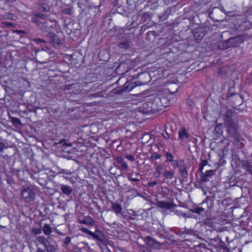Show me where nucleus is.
<instances>
[{"mask_svg": "<svg viewBox=\"0 0 252 252\" xmlns=\"http://www.w3.org/2000/svg\"><path fill=\"white\" fill-rule=\"evenodd\" d=\"M145 241L149 247L154 249H158L161 246L160 244L158 242L150 236L146 237Z\"/></svg>", "mask_w": 252, "mask_h": 252, "instance_id": "39448f33", "label": "nucleus"}, {"mask_svg": "<svg viewBox=\"0 0 252 252\" xmlns=\"http://www.w3.org/2000/svg\"><path fill=\"white\" fill-rule=\"evenodd\" d=\"M80 230L82 232L86 233L91 236H92V234H93V232H92L86 228L82 227L80 228Z\"/></svg>", "mask_w": 252, "mask_h": 252, "instance_id": "412c9836", "label": "nucleus"}, {"mask_svg": "<svg viewBox=\"0 0 252 252\" xmlns=\"http://www.w3.org/2000/svg\"><path fill=\"white\" fill-rule=\"evenodd\" d=\"M79 223L85 224L90 226H93L94 224V221L90 216H85L82 220H79Z\"/></svg>", "mask_w": 252, "mask_h": 252, "instance_id": "1a4fd4ad", "label": "nucleus"}, {"mask_svg": "<svg viewBox=\"0 0 252 252\" xmlns=\"http://www.w3.org/2000/svg\"><path fill=\"white\" fill-rule=\"evenodd\" d=\"M235 40V38H233V39H232L230 41H233V40Z\"/></svg>", "mask_w": 252, "mask_h": 252, "instance_id": "79ce46f5", "label": "nucleus"}, {"mask_svg": "<svg viewBox=\"0 0 252 252\" xmlns=\"http://www.w3.org/2000/svg\"><path fill=\"white\" fill-rule=\"evenodd\" d=\"M165 156L166 158L167 161H168L169 162H173V156L172 154L169 152H166L164 153Z\"/></svg>", "mask_w": 252, "mask_h": 252, "instance_id": "a211bd4d", "label": "nucleus"}, {"mask_svg": "<svg viewBox=\"0 0 252 252\" xmlns=\"http://www.w3.org/2000/svg\"><path fill=\"white\" fill-rule=\"evenodd\" d=\"M116 160L117 161V162L118 163H121L122 162H123L124 160V159L122 158V157H117L116 158Z\"/></svg>", "mask_w": 252, "mask_h": 252, "instance_id": "2f4dec72", "label": "nucleus"}, {"mask_svg": "<svg viewBox=\"0 0 252 252\" xmlns=\"http://www.w3.org/2000/svg\"><path fill=\"white\" fill-rule=\"evenodd\" d=\"M226 125L227 126V132L230 135H233L236 133L238 127L237 122L232 121L231 119H227Z\"/></svg>", "mask_w": 252, "mask_h": 252, "instance_id": "7ed1b4c3", "label": "nucleus"}, {"mask_svg": "<svg viewBox=\"0 0 252 252\" xmlns=\"http://www.w3.org/2000/svg\"><path fill=\"white\" fill-rule=\"evenodd\" d=\"M180 175L183 177H187L188 176V173L186 171V168H182L180 170Z\"/></svg>", "mask_w": 252, "mask_h": 252, "instance_id": "5701e85b", "label": "nucleus"}, {"mask_svg": "<svg viewBox=\"0 0 252 252\" xmlns=\"http://www.w3.org/2000/svg\"><path fill=\"white\" fill-rule=\"evenodd\" d=\"M244 167L246 170L252 175V165L251 163L247 162L244 164Z\"/></svg>", "mask_w": 252, "mask_h": 252, "instance_id": "6ab92c4d", "label": "nucleus"}, {"mask_svg": "<svg viewBox=\"0 0 252 252\" xmlns=\"http://www.w3.org/2000/svg\"><path fill=\"white\" fill-rule=\"evenodd\" d=\"M48 67V65L46 66H44L43 68L44 67Z\"/></svg>", "mask_w": 252, "mask_h": 252, "instance_id": "a18cd8bd", "label": "nucleus"}, {"mask_svg": "<svg viewBox=\"0 0 252 252\" xmlns=\"http://www.w3.org/2000/svg\"><path fill=\"white\" fill-rule=\"evenodd\" d=\"M38 64H47L49 63L48 61L39 62L37 61Z\"/></svg>", "mask_w": 252, "mask_h": 252, "instance_id": "4c0bfd02", "label": "nucleus"}, {"mask_svg": "<svg viewBox=\"0 0 252 252\" xmlns=\"http://www.w3.org/2000/svg\"><path fill=\"white\" fill-rule=\"evenodd\" d=\"M36 247H37L36 252H45V250L38 247V245H36Z\"/></svg>", "mask_w": 252, "mask_h": 252, "instance_id": "c9c22d12", "label": "nucleus"}, {"mask_svg": "<svg viewBox=\"0 0 252 252\" xmlns=\"http://www.w3.org/2000/svg\"><path fill=\"white\" fill-rule=\"evenodd\" d=\"M187 105L190 106V107H192L194 105L193 101L190 99H188L187 100Z\"/></svg>", "mask_w": 252, "mask_h": 252, "instance_id": "7c9ffc66", "label": "nucleus"}, {"mask_svg": "<svg viewBox=\"0 0 252 252\" xmlns=\"http://www.w3.org/2000/svg\"><path fill=\"white\" fill-rule=\"evenodd\" d=\"M174 173L172 171L165 170L163 173V176L166 180H171L173 178Z\"/></svg>", "mask_w": 252, "mask_h": 252, "instance_id": "4468645a", "label": "nucleus"}, {"mask_svg": "<svg viewBox=\"0 0 252 252\" xmlns=\"http://www.w3.org/2000/svg\"><path fill=\"white\" fill-rule=\"evenodd\" d=\"M43 233L46 235H49L52 233V228L48 224H45L43 228Z\"/></svg>", "mask_w": 252, "mask_h": 252, "instance_id": "dca6fc26", "label": "nucleus"}, {"mask_svg": "<svg viewBox=\"0 0 252 252\" xmlns=\"http://www.w3.org/2000/svg\"><path fill=\"white\" fill-rule=\"evenodd\" d=\"M70 241H71V238L70 237H66L64 239V240L63 241V242H64L65 245H68L70 243Z\"/></svg>", "mask_w": 252, "mask_h": 252, "instance_id": "bb28decb", "label": "nucleus"}, {"mask_svg": "<svg viewBox=\"0 0 252 252\" xmlns=\"http://www.w3.org/2000/svg\"><path fill=\"white\" fill-rule=\"evenodd\" d=\"M204 211H205L204 209H203V208H201V207H198L196 209V213H197L198 214H201V213L203 212Z\"/></svg>", "mask_w": 252, "mask_h": 252, "instance_id": "473e14b6", "label": "nucleus"}, {"mask_svg": "<svg viewBox=\"0 0 252 252\" xmlns=\"http://www.w3.org/2000/svg\"><path fill=\"white\" fill-rule=\"evenodd\" d=\"M0 227H2V228L4 227V226H1V225H0Z\"/></svg>", "mask_w": 252, "mask_h": 252, "instance_id": "c03bdc74", "label": "nucleus"}, {"mask_svg": "<svg viewBox=\"0 0 252 252\" xmlns=\"http://www.w3.org/2000/svg\"><path fill=\"white\" fill-rule=\"evenodd\" d=\"M15 122L19 123V122H20V120H19V119H15Z\"/></svg>", "mask_w": 252, "mask_h": 252, "instance_id": "a19ab883", "label": "nucleus"}, {"mask_svg": "<svg viewBox=\"0 0 252 252\" xmlns=\"http://www.w3.org/2000/svg\"><path fill=\"white\" fill-rule=\"evenodd\" d=\"M32 233L34 234H40L41 233V230L40 228H34L32 231Z\"/></svg>", "mask_w": 252, "mask_h": 252, "instance_id": "a878e982", "label": "nucleus"}, {"mask_svg": "<svg viewBox=\"0 0 252 252\" xmlns=\"http://www.w3.org/2000/svg\"><path fill=\"white\" fill-rule=\"evenodd\" d=\"M61 189L64 194L67 195H70L72 191V189L71 187L64 185H61Z\"/></svg>", "mask_w": 252, "mask_h": 252, "instance_id": "f8f14e48", "label": "nucleus"}, {"mask_svg": "<svg viewBox=\"0 0 252 252\" xmlns=\"http://www.w3.org/2000/svg\"><path fill=\"white\" fill-rule=\"evenodd\" d=\"M173 162H174V164H178V161L177 160H173Z\"/></svg>", "mask_w": 252, "mask_h": 252, "instance_id": "ea45409f", "label": "nucleus"}, {"mask_svg": "<svg viewBox=\"0 0 252 252\" xmlns=\"http://www.w3.org/2000/svg\"><path fill=\"white\" fill-rule=\"evenodd\" d=\"M160 158L161 156L156 152L153 153L151 157V158L154 160L159 159Z\"/></svg>", "mask_w": 252, "mask_h": 252, "instance_id": "4be33fe9", "label": "nucleus"}, {"mask_svg": "<svg viewBox=\"0 0 252 252\" xmlns=\"http://www.w3.org/2000/svg\"><path fill=\"white\" fill-rule=\"evenodd\" d=\"M21 196L25 202L30 203L34 200L35 193L32 188L28 187L22 190Z\"/></svg>", "mask_w": 252, "mask_h": 252, "instance_id": "f03ea898", "label": "nucleus"}, {"mask_svg": "<svg viewBox=\"0 0 252 252\" xmlns=\"http://www.w3.org/2000/svg\"><path fill=\"white\" fill-rule=\"evenodd\" d=\"M136 176L137 177V176H139V174L137 173V174H136Z\"/></svg>", "mask_w": 252, "mask_h": 252, "instance_id": "37998d69", "label": "nucleus"}, {"mask_svg": "<svg viewBox=\"0 0 252 252\" xmlns=\"http://www.w3.org/2000/svg\"><path fill=\"white\" fill-rule=\"evenodd\" d=\"M46 17L45 14L40 13H36L34 14V16L32 17V21L35 23H36L42 30H45V27L44 26L43 23L41 22L39 20L37 19V18H39L41 19H44Z\"/></svg>", "mask_w": 252, "mask_h": 252, "instance_id": "20e7f679", "label": "nucleus"}, {"mask_svg": "<svg viewBox=\"0 0 252 252\" xmlns=\"http://www.w3.org/2000/svg\"><path fill=\"white\" fill-rule=\"evenodd\" d=\"M112 209L115 212V213L119 216V215H122V205L116 202L112 203Z\"/></svg>", "mask_w": 252, "mask_h": 252, "instance_id": "6e6552de", "label": "nucleus"}, {"mask_svg": "<svg viewBox=\"0 0 252 252\" xmlns=\"http://www.w3.org/2000/svg\"><path fill=\"white\" fill-rule=\"evenodd\" d=\"M126 157L127 159L131 161H133L135 159L134 156L131 155H126Z\"/></svg>", "mask_w": 252, "mask_h": 252, "instance_id": "cd10ccee", "label": "nucleus"}, {"mask_svg": "<svg viewBox=\"0 0 252 252\" xmlns=\"http://www.w3.org/2000/svg\"><path fill=\"white\" fill-rule=\"evenodd\" d=\"M158 207L166 210H170L173 208L174 205L167 201H158L156 203Z\"/></svg>", "mask_w": 252, "mask_h": 252, "instance_id": "0eeeda50", "label": "nucleus"}, {"mask_svg": "<svg viewBox=\"0 0 252 252\" xmlns=\"http://www.w3.org/2000/svg\"><path fill=\"white\" fill-rule=\"evenodd\" d=\"M36 239L40 244H42L45 247L49 244V241L44 236H38Z\"/></svg>", "mask_w": 252, "mask_h": 252, "instance_id": "2eb2a0df", "label": "nucleus"}, {"mask_svg": "<svg viewBox=\"0 0 252 252\" xmlns=\"http://www.w3.org/2000/svg\"><path fill=\"white\" fill-rule=\"evenodd\" d=\"M48 10L47 7H45L44 6H41L40 8V10L45 12L46 11Z\"/></svg>", "mask_w": 252, "mask_h": 252, "instance_id": "e433bc0d", "label": "nucleus"}, {"mask_svg": "<svg viewBox=\"0 0 252 252\" xmlns=\"http://www.w3.org/2000/svg\"><path fill=\"white\" fill-rule=\"evenodd\" d=\"M221 126V124H217L215 127V131L219 133H222Z\"/></svg>", "mask_w": 252, "mask_h": 252, "instance_id": "b1692460", "label": "nucleus"}, {"mask_svg": "<svg viewBox=\"0 0 252 252\" xmlns=\"http://www.w3.org/2000/svg\"><path fill=\"white\" fill-rule=\"evenodd\" d=\"M47 252H55L56 251L55 247L51 245L48 244L47 246L45 247Z\"/></svg>", "mask_w": 252, "mask_h": 252, "instance_id": "aec40b11", "label": "nucleus"}, {"mask_svg": "<svg viewBox=\"0 0 252 252\" xmlns=\"http://www.w3.org/2000/svg\"><path fill=\"white\" fill-rule=\"evenodd\" d=\"M178 139L182 141L188 140L189 138V134L185 127H182L178 131Z\"/></svg>", "mask_w": 252, "mask_h": 252, "instance_id": "423d86ee", "label": "nucleus"}, {"mask_svg": "<svg viewBox=\"0 0 252 252\" xmlns=\"http://www.w3.org/2000/svg\"><path fill=\"white\" fill-rule=\"evenodd\" d=\"M7 147L5 146L4 143L0 142V152L3 151L5 149H6Z\"/></svg>", "mask_w": 252, "mask_h": 252, "instance_id": "c756f323", "label": "nucleus"}, {"mask_svg": "<svg viewBox=\"0 0 252 252\" xmlns=\"http://www.w3.org/2000/svg\"><path fill=\"white\" fill-rule=\"evenodd\" d=\"M170 104L168 99L161 92L158 93L154 97L152 102V107L157 111L162 110V107H165Z\"/></svg>", "mask_w": 252, "mask_h": 252, "instance_id": "f257e3e1", "label": "nucleus"}, {"mask_svg": "<svg viewBox=\"0 0 252 252\" xmlns=\"http://www.w3.org/2000/svg\"><path fill=\"white\" fill-rule=\"evenodd\" d=\"M98 245L100 247L102 252H111L107 246L103 242L99 243Z\"/></svg>", "mask_w": 252, "mask_h": 252, "instance_id": "f3484780", "label": "nucleus"}, {"mask_svg": "<svg viewBox=\"0 0 252 252\" xmlns=\"http://www.w3.org/2000/svg\"><path fill=\"white\" fill-rule=\"evenodd\" d=\"M157 183L156 181L151 182L148 183V186L149 187H154V186H155L156 185H157Z\"/></svg>", "mask_w": 252, "mask_h": 252, "instance_id": "72a5a7b5", "label": "nucleus"}, {"mask_svg": "<svg viewBox=\"0 0 252 252\" xmlns=\"http://www.w3.org/2000/svg\"><path fill=\"white\" fill-rule=\"evenodd\" d=\"M128 179L129 181L131 182H137L140 180V179H138V178H132L131 177H128Z\"/></svg>", "mask_w": 252, "mask_h": 252, "instance_id": "c85d7f7f", "label": "nucleus"}, {"mask_svg": "<svg viewBox=\"0 0 252 252\" xmlns=\"http://www.w3.org/2000/svg\"><path fill=\"white\" fill-rule=\"evenodd\" d=\"M91 236L100 241V243L103 242L105 240L104 235L100 230H96L95 232H93V234H92Z\"/></svg>", "mask_w": 252, "mask_h": 252, "instance_id": "9d476101", "label": "nucleus"}, {"mask_svg": "<svg viewBox=\"0 0 252 252\" xmlns=\"http://www.w3.org/2000/svg\"><path fill=\"white\" fill-rule=\"evenodd\" d=\"M162 135L166 139H168L169 138V136L168 134L166 131L165 132H163Z\"/></svg>", "mask_w": 252, "mask_h": 252, "instance_id": "f704fd0d", "label": "nucleus"}, {"mask_svg": "<svg viewBox=\"0 0 252 252\" xmlns=\"http://www.w3.org/2000/svg\"><path fill=\"white\" fill-rule=\"evenodd\" d=\"M163 169V167L161 165H157L155 167V171L153 173V176L156 178L160 177L161 172Z\"/></svg>", "mask_w": 252, "mask_h": 252, "instance_id": "9b49d317", "label": "nucleus"}, {"mask_svg": "<svg viewBox=\"0 0 252 252\" xmlns=\"http://www.w3.org/2000/svg\"><path fill=\"white\" fill-rule=\"evenodd\" d=\"M156 145H157V147H158V149H159L160 148H161V147H162V145H161V143H157V144H156Z\"/></svg>", "mask_w": 252, "mask_h": 252, "instance_id": "58836bf2", "label": "nucleus"}, {"mask_svg": "<svg viewBox=\"0 0 252 252\" xmlns=\"http://www.w3.org/2000/svg\"><path fill=\"white\" fill-rule=\"evenodd\" d=\"M135 87V85L133 83L126 82L125 84L124 88L123 89V91L129 92Z\"/></svg>", "mask_w": 252, "mask_h": 252, "instance_id": "ddd939ff", "label": "nucleus"}, {"mask_svg": "<svg viewBox=\"0 0 252 252\" xmlns=\"http://www.w3.org/2000/svg\"><path fill=\"white\" fill-rule=\"evenodd\" d=\"M121 164V168L124 170H126L128 168V165L126 161H124L120 163Z\"/></svg>", "mask_w": 252, "mask_h": 252, "instance_id": "393cba45", "label": "nucleus"}]
</instances>
